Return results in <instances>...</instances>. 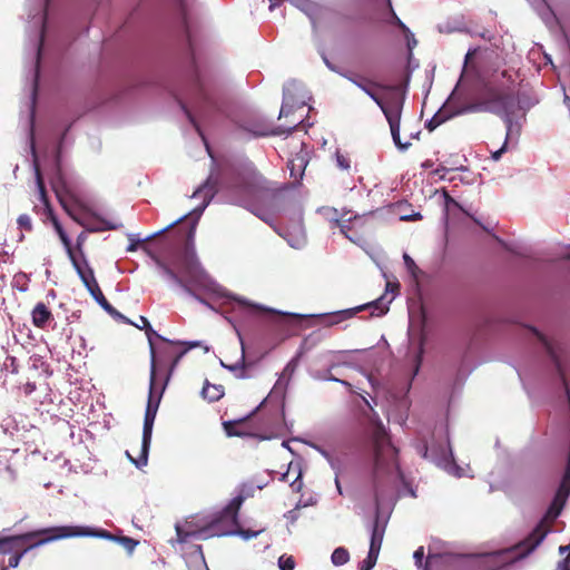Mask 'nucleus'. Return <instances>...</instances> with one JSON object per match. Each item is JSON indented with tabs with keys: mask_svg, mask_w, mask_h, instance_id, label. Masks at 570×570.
Returning <instances> with one entry per match:
<instances>
[{
	"mask_svg": "<svg viewBox=\"0 0 570 570\" xmlns=\"http://www.w3.org/2000/svg\"><path fill=\"white\" fill-rule=\"evenodd\" d=\"M225 394L223 385L210 384L208 381L205 382L202 390V395L209 402H216L220 400Z\"/></svg>",
	"mask_w": 570,
	"mask_h": 570,
	"instance_id": "17",
	"label": "nucleus"
},
{
	"mask_svg": "<svg viewBox=\"0 0 570 570\" xmlns=\"http://www.w3.org/2000/svg\"><path fill=\"white\" fill-rule=\"evenodd\" d=\"M1 570H7V568H6V567H2V568H1Z\"/></svg>",
	"mask_w": 570,
	"mask_h": 570,
	"instance_id": "60",
	"label": "nucleus"
},
{
	"mask_svg": "<svg viewBox=\"0 0 570 570\" xmlns=\"http://www.w3.org/2000/svg\"><path fill=\"white\" fill-rule=\"evenodd\" d=\"M284 132H287L286 130H282V129H277V130H272V131H261V132H257V135L259 136H267V135H281V134H284Z\"/></svg>",
	"mask_w": 570,
	"mask_h": 570,
	"instance_id": "49",
	"label": "nucleus"
},
{
	"mask_svg": "<svg viewBox=\"0 0 570 570\" xmlns=\"http://www.w3.org/2000/svg\"><path fill=\"white\" fill-rule=\"evenodd\" d=\"M180 106L184 109V111H185L187 118L189 119V121L194 125V127L196 129H198L196 120H195V117L193 116V114L187 109V107L183 102H180Z\"/></svg>",
	"mask_w": 570,
	"mask_h": 570,
	"instance_id": "45",
	"label": "nucleus"
},
{
	"mask_svg": "<svg viewBox=\"0 0 570 570\" xmlns=\"http://www.w3.org/2000/svg\"><path fill=\"white\" fill-rule=\"evenodd\" d=\"M478 49H470L465 55V65L476 55Z\"/></svg>",
	"mask_w": 570,
	"mask_h": 570,
	"instance_id": "51",
	"label": "nucleus"
},
{
	"mask_svg": "<svg viewBox=\"0 0 570 570\" xmlns=\"http://www.w3.org/2000/svg\"><path fill=\"white\" fill-rule=\"evenodd\" d=\"M568 258H570V254L568 255Z\"/></svg>",
	"mask_w": 570,
	"mask_h": 570,
	"instance_id": "61",
	"label": "nucleus"
},
{
	"mask_svg": "<svg viewBox=\"0 0 570 570\" xmlns=\"http://www.w3.org/2000/svg\"><path fill=\"white\" fill-rule=\"evenodd\" d=\"M283 189L274 187L262 175L254 176L252 194L257 200L264 202L267 209H275L277 207L279 194Z\"/></svg>",
	"mask_w": 570,
	"mask_h": 570,
	"instance_id": "11",
	"label": "nucleus"
},
{
	"mask_svg": "<svg viewBox=\"0 0 570 570\" xmlns=\"http://www.w3.org/2000/svg\"><path fill=\"white\" fill-rule=\"evenodd\" d=\"M331 10L325 7H316L313 9V11L309 13V18L312 21V24L314 28H317L318 24H321L323 18H325Z\"/></svg>",
	"mask_w": 570,
	"mask_h": 570,
	"instance_id": "22",
	"label": "nucleus"
},
{
	"mask_svg": "<svg viewBox=\"0 0 570 570\" xmlns=\"http://www.w3.org/2000/svg\"><path fill=\"white\" fill-rule=\"evenodd\" d=\"M139 322H140V324H135V326L140 330H144L145 327H147L150 324L148 318L145 316H140Z\"/></svg>",
	"mask_w": 570,
	"mask_h": 570,
	"instance_id": "48",
	"label": "nucleus"
},
{
	"mask_svg": "<svg viewBox=\"0 0 570 570\" xmlns=\"http://www.w3.org/2000/svg\"><path fill=\"white\" fill-rule=\"evenodd\" d=\"M31 317L33 326L40 330L47 328L55 320L53 314L49 307L42 302H39L35 305L33 309L31 311Z\"/></svg>",
	"mask_w": 570,
	"mask_h": 570,
	"instance_id": "15",
	"label": "nucleus"
},
{
	"mask_svg": "<svg viewBox=\"0 0 570 570\" xmlns=\"http://www.w3.org/2000/svg\"><path fill=\"white\" fill-rule=\"evenodd\" d=\"M87 238H88V232L87 230L81 232L77 237L76 246L72 247L75 255L80 259L82 266L89 265L88 259L85 254V250H83L85 243H86Z\"/></svg>",
	"mask_w": 570,
	"mask_h": 570,
	"instance_id": "19",
	"label": "nucleus"
},
{
	"mask_svg": "<svg viewBox=\"0 0 570 570\" xmlns=\"http://www.w3.org/2000/svg\"><path fill=\"white\" fill-rule=\"evenodd\" d=\"M515 105L517 100L513 94L500 88L489 86L484 88V92L479 101L468 105L463 108L462 111H488L500 116L508 128L509 136L512 131V116L514 114Z\"/></svg>",
	"mask_w": 570,
	"mask_h": 570,
	"instance_id": "5",
	"label": "nucleus"
},
{
	"mask_svg": "<svg viewBox=\"0 0 570 570\" xmlns=\"http://www.w3.org/2000/svg\"><path fill=\"white\" fill-rule=\"evenodd\" d=\"M200 94L204 98L205 101L209 102V97L208 95L205 92V89L203 87H200Z\"/></svg>",
	"mask_w": 570,
	"mask_h": 570,
	"instance_id": "53",
	"label": "nucleus"
},
{
	"mask_svg": "<svg viewBox=\"0 0 570 570\" xmlns=\"http://www.w3.org/2000/svg\"><path fill=\"white\" fill-rule=\"evenodd\" d=\"M198 344L197 343H190L188 345L187 348H185L184 351H181L180 353L176 354L174 356V358L171 360V363H170V372L173 371V368L178 364L179 360L183 357V355L190 348L197 346Z\"/></svg>",
	"mask_w": 570,
	"mask_h": 570,
	"instance_id": "37",
	"label": "nucleus"
},
{
	"mask_svg": "<svg viewBox=\"0 0 570 570\" xmlns=\"http://www.w3.org/2000/svg\"><path fill=\"white\" fill-rule=\"evenodd\" d=\"M342 384L346 385V386H351V384L346 381H340Z\"/></svg>",
	"mask_w": 570,
	"mask_h": 570,
	"instance_id": "57",
	"label": "nucleus"
},
{
	"mask_svg": "<svg viewBox=\"0 0 570 570\" xmlns=\"http://www.w3.org/2000/svg\"><path fill=\"white\" fill-rule=\"evenodd\" d=\"M397 28L405 35L410 48L411 40L413 45H416V40L414 39L413 33H411L410 29L402 22V20H397Z\"/></svg>",
	"mask_w": 570,
	"mask_h": 570,
	"instance_id": "35",
	"label": "nucleus"
},
{
	"mask_svg": "<svg viewBox=\"0 0 570 570\" xmlns=\"http://www.w3.org/2000/svg\"><path fill=\"white\" fill-rule=\"evenodd\" d=\"M224 366L226 368L230 370L232 372L239 371V374L237 375V377L245 379L246 377V373H245V368H246L245 352L243 351L240 360H239V362L237 364H235V365H225L224 364Z\"/></svg>",
	"mask_w": 570,
	"mask_h": 570,
	"instance_id": "28",
	"label": "nucleus"
},
{
	"mask_svg": "<svg viewBox=\"0 0 570 570\" xmlns=\"http://www.w3.org/2000/svg\"><path fill=\"white\" fill-rule=\"evenodd\" d=\"M345 77L375 101L390 125L394 144L400 150H406L411 142L403 144L400 137L404 94L400 92L397 86H383L357 73H351Z\"/></svg>",
	"mask_w": 570,
	"mask_h": 570,
	"instance_id": "3",
	"label": "nucleus"
},
{
	"mask_svg": "<svg viewBox=\"0 0 570 570\" xmlns=\"http://www.w3.org/2000/svg\"><path fill=\"white\" fill-rule=\"evenodd\" d=\"M297 160L299 161L298 164V167H303L304 166V159L303 158H297Z\"/></svg>",
	"mask_w": 570,
	"mask_h": 570,
	"instance_id": "56",
	"label": "nucleus"
},
{
	"mask_svg": "<svg viewBox=\"0 0 570 570\" xmlns=\"http://www.w3.org/2000/svg\"><path fill=\"white\" fill-rule=\"evenodd\" d=\"M187 215H184L183 217L178 218L176 222H174L173 224H170L165 230L171 228L174 225L180 223L184 218H186Z\"/></svg>",
	"mask_w": 570,
	"mask_h": 570,
	"instance_id": "54",
	"label": "nucleus"
},
{
	"mask_svg": "<svg viewBox=\"0 0 570 570\" xmlns=\"http://www.w3.org/2000/svg\"><path fill=\"white\" fill-rule=\"evenodd\" d=\"M68 539L66 525L42 528L21 534L0 537V554H10L8 568H17L30 550L52 541Z\"/></svg>",
	"mask_w": 570,
	"mask_h": 570,
	"instance_id": "4",
	"label": "nucleus"
},
{
	"mask_svg": "<svg viewBox=\"0 0 570 570\" xmlns=\"http://www.w3.org/2000/svg\"><path fill=\"white\" fill-rule=\"evenodd\" d=\"M214 196V189L212 186H209L208 181L199 186L193 194V197H203L204 203L202 207L199 208V212L202 213L205 207L208 205L209 200Z\"/></svg>",
	"mask_w": 570,
	"mask_h": 570,
	"instance_id": "20",
	"label": "nucleus"
},
{
	"mask_svg": "<svg viewBox=\"0 0 570 570\" xmlns=\"http://www.w3.org/2000/svg\"><path fill=\"white\" fill-rule=\"evenodd\" d=\"M379 553L377 551L368 550L367 557L362 561L360 570H371L377 561Z\"/></svg>",
	"mask_w": 570,
	"mask_h": 570,
	"instance_id": "27",
	"label": "nucleus"
},
{
	"mask_svg": "<svg viewBox=\"0 0 570 570\" xmlns=\"http://www.w3.org/2000/svg\"><path fill=\"white\" fill-rule=\"evenodd\" d=\"M278 567L281 570H294L295 568V560L292 556L286 557L282 556L278 559Z\"/></svg>",
	"mask_w": 570,
	"mask_h": 570,
	"instance_id": "31",
	"label": "nucleus"
},
{
	"mask_svg": "<svg viewBox=\"0 0 570 570\" xmlns=\"http://www.w3.org/2000/svg\"><path fill=\"white\" fill-rule=\"evenodd\" d=\"M36 180H37V187L39 190V198L45 205V209L47 212L48 218L51 220L53 228L57 232L62 245H69L70 238L68 237L62 225L60 224V222L58 220L57 216L53 213V209H52L50 202L48 199V196H47V191H46L45 183H43V179L41 176V171L38 166L36 167Z\"/></svg>",
	"mask_w": 570,
	"mask_h": 570,
	"instance_id": "12",
	"label": "nucleus"
},
{
	"mask_svg": "<svg viewBox=\"0 0 570 570\" xmlns=\"http://www.w3.org/2000/svg\"><path fill=\"white\" fill-rule=\"evenodd\" d=\"M244 499L238 495L222 511L219 517L215 518L202 532H210V535H229L235 531L232 529L237 525V514Z\"/></svg>",
	"mask_w": 570,
	"mask_h": 570,
	"instance_id": "6",
	"label": "nucleus"
},
{
	"mask_svg": "<svg viewBox=\"0 0 570 570\" xmlns=\"http://www.w3.org/2000/svg\"><path fill=\"white\" fill-rule=\"evenodd\" d=\"M188 42H189V46L191 47V39L188 37Z\"/></svg>",
	"mask_w": 570,
	"mask_h": 570,
	"instance_id": "59",
	"label": "nucleus"
},
{
	"mask_svg": "<svg viewBox=\"0 0 570 570\" xmlns=\"http://www.w3.org/2000/svg\"><path fill=\"white\" fill-rule=\"evenodd\" d=\"M248 417L249 416L244 417L242 420H237V421H225L223 423V428H224L225 433L228 436H243V435H247L248 433L246 431H244L242 429V426L245 424V422L247 421Z\"/></svg>",
	"mask_w": 570,
	"mask_h": 570,
	"instance_id": "18",
	"label": "nucleus"
},
{
	"mask_svg": "<svg viewBox=\"0 0 570 570\" xmlns=\"http://www.w3.org/2000/svg\"><path fill=\"white\" fill-rule=\"evenodd\" d=\"M331 559L335 566H343L348 561L350 553L345 548L340 547L333 551Z\"/></svg>",
	"mask_w": 570,
	"mask_h": 570,
	"instance_id": "23",
	"label": "nucleus"
},
{
	"mask_svg": "<svg viewBox=\"0 0 570 570\" xmlns=\"http://www.w3.org/2000/svg\"><path fill=\"white\" fill-rule=\"evenodd\" d=\"M203 529H200L197 532H188L184 531L180 527H176V533H177V541L180 543H185L188 541L189 537L191 535H198L205 538L206 535H210V532H202Z\"/></svg>",
	"mask_w": 570,
	"mask_h": 570,
	"instance_id": "24",
	"label": "nucleus"
},
{
	"mask_svg": "<svg viewBox=\"0 0 570 570\" xmlns=\"http://www.w3.org/2000/svg\"><path fill=\"white\" fill-rule=\"evenodd\" d=\"M297 125H299V121H296V124H293L291 127H288V128L286 129V131H287L288 134H291V132L296 128V126H297Z\"/></svg>",
	"mask_w": 570,
	"mask_h": 570,
	"instance_id": "55",
	"label": "nucleus"
},
{
	"mask_svg": "<svg viewBox=\"0 0 570 570\" xmlns=\"http://www.w3.org/2000/svg\"><path fill=\"white\" fill-rule=\"evenodd\" d=\"M488 563H489L488 558H482L476 561L478 568H480L482 570H493V567H490Z\"/></svg>",
	"mask_w": 570,
	"mask_h": 570,
	"instance_id": "44",
	"label": "nucleus"
},
{
	"mask_svg": "<svg viewBox=\"0 0 570 570\" xmlns=\"http://www.w3.org/2000/svg\"><path fill=\"white\" fill-rule=\"evenodd\" d=\"M156 416L145 412L144 428H142V440L138 458H132L127 451L126 455L137 466H145L148 462V452L151 443L153 426Z\"/></svg>",
	"mask_w": 570,
	"mask_h": 570,
	"instance_id": "13",
	"label": "nucleus"
},
{
	"mask_svg": "<svg viewBox=\"0 0 570 570\" xmlns=\"http://www.w3.org/2000/svg\"><path fill=\"white\" fill-rule=\"evenodd\" d=\"M509 137H510V135L509 136L507 135V138H505V141H504L503 146L499 150L492 153V159L493 160H499L500 157L502 156V154L505 151Z\"/></svg>",
	"mask_w": 570,
	"mask_h": 570,
	"instance_id": "41",
	"label": "nucleus"
},
{
	"mask_svg": "<svg viewBox=\"0 0 570 570\" xmlns=\"http://www.w3.org/2000/svg\"><path fill=\"white\" fill-rule=\"evenodd\" d=\"M379 302L380 301L377 299V301H374L372 303L357 306L355 308H347V309H343V311H338L336 313H333V314L330 315V318H331L330 324L331 325L338 324V323H341L344 320L353 317L354 315H356V313H358L361 311H364L365 308H368V307H372V306L376 307Z\"/></svg>",
	"mask_w": 570,
	"mask_h": 570,
	"instance_id": "16",
	"label": "nucleus"
},
{
	"mask_svg": "<svg viewBox=\"0 0 570 570\" xmlns=\"http://www.w3.org/2000/svg\"><path fill=\"white\" fill-rule=\"evenodd\" d=\"M345 216H346V213L342 214L341 215V219H336V225L341 228V232L346 236V237H350L347 232L350 230V226L348 224L352 222V220H355L358 218L357 215L353 216V217H348L345 219Z\"/></svg>",
	"mask_w": 570,
	"mask_h": 570,
	"instance_id": "29",
	"label": "nucleus"
},
{
	"mask_svg": "<svg viewBox=\"0 0 570 570\" xmlns=\"http://www.w3.org/2000/svg\"><path fill=\"white\" fill-rule=\"evenodd\" d=\"M238 303L240 305L245 306L246 308H248V311H250V312H261V311H263V308L259 307L258 305L249 304V303L245 302L244 299H239Z\"/></svg>",
	"mask_w": 570,
	"mask_h": 570,
	"instance_id": "43",
	"label": "nucleus"
},
{
	"mask_svg": "<svg viewBox=\"0 0 570 570\" xmlns=\"http://www.w3.org/2000/svg\"><path fill=\"white\" fill-rule=\"evenodd\" d=\"M17 224L19 229L24 232H31L32 230V220L31 217L27 214H22L18 217Z\"/></svg>",
	"mask_w": 570,
	"mask_h": 570,
	"instance_id": "30",
	"label": "nucleus"
},
{
	"mask_svg": "<svg viewBox=\"0 0 570 570\" xmlns=\"http://www.w3.org/2000/svg\"><path fill=\"white\" fill-rule=\"evenodd\" d=\"M244 499L238 495L222 511L219 517L215 518L202 532H210V535H229L235 531L232 529L237 525V514Z\"/></svg>",
	"mask_w": 570,
	"mask_h": 570,
	"instance_id": "7",
	"label": "nucleus"
},
{
	"mask_svg": "<svg viewBox=\"0 0 570 570\" xmlns=\"http://www.w3.org/2000/svg\"><path fill=\"white\" fill-rule=\"evenodd\" d=\"M444 198H445V204L446 206H450V205H453V206H459V204L456 203L455 199H453L446 191H444Z\"/></svg>",
	"mask_w": 570,
	"mask_h": 570,
	"instance_id": "50",
	"label": "nucleus"
},
{
	"mask_svg": "<svg viewBox=\"0 0 570 570\" xmlns=\"http://www.w3.org/2000/svg\"><path fill=\"white\" fill-rule=\"evenodd\" d=\"M195 227L189 230L188 240L183 248L176 249L161 258L149 253L157 267L175 284L180 286L186 293L204 303L205 301L197 295V291L214 292L216 283L202 267L191 244Z\"/></svg>",
	"mask_w": 570,
	"mask_h": 570,
	"instance_id": "2",
	"label": "nucleus"
},
{
	"mask_svg": "<svg viewBox=\"0 0 570 570\" xmlns=\"http://www.w3.org/2000/svg\"><path fill=\"white\" fill-rule=\"evenodd\" d=\"M250 212L255 214L261 219L267 222V213L265 209L261 208L257 204H252Z\"/></svg>",
	"mask_w": 570,
	"mask_h": 570,
	"instance_id": "38",
	"label": "nucleus"
},
{
	"mask_svg": "<svg viewBox=\"0 0 570 570\" xmlns=\"http://www.w3.org/2000/svg\"><path fill=\"white\" fill-rule=\"evenodd\" d=\"M397 28L405 35L410 48L411 40L413 45H416V40L414 39L413 33H411L410 29L402 22V20H397Z\"/></svg>",
	"mask_w": 570,
	"mask_h": 570,
	"instance_id": "34",
	"label": "nucleus"
},
{
	"mask_svg": "<svg viewBox=\"0 0 570 570\" xmlns=\"http://www.w3.org/2000/svg\"><path fill=\"white\" fill-rule=\"evenodd\" d=\"M335 158H336V165L340 169L342 170H345V171H350L351 169V159L348 157V155L337 150L336 154H335Z\"/></svg>",
	"mask_w": 570,
	"mask_h": 570,
	"instance_id": "26",
	"label": "nucleus"
},
{
	"mask_svg": "<svg viewBox=\"0 0 570 570\" xmlns=\"http://www.w3.org/2000/svg\"><path fill=\"white\" fill-rule=\"evenodd\" d=\"M303 173H304V169L298 171V173L295 171V160H292L291 161V176L296 178V179L297 178H302Z\"/></svg>",
	"mask_w": 570,
	"mask_h": 570,
	"instance_id": "46",
	"label": "nucleus"
},
{
	"mask_svg": "<svg viewBox=\"0 0 570 570\" xmlns=\"http://www.w3.org/2000/svg\"><path fill=\"white\" fill-rule=\"evenodd\" d=\"M289 114H292V108L286 105H283L279 111V118L288 117Z\"/></svg>",
	"mask_w": 570,
	"mask_h": 570,
	"instance_id": "47",
	"label": "nucleus"
},
{
	"mask_svg": "<svg viewBox=\"0 0 570 570\" xmlns=\"http://www.w3.org/2000/svg\"><path fill=\"white\" fill-rule=\"evenodd\" d=\"M156 365L153 363L151 371H150V384H149V397L146 406V413L154 414L156 416L158 406L160 403V399L163 395V392L165 390L166 383L168 381V377L166 379L165 383L160 386V390L158 392V384L156 380Z\"/></svg>",
	"mask_w": 570,
	"mask_h": 570,
	"instance_id": "14",
	"label": "nucleus"
},
{
	"mask_svg": "<svg viewBox=\"0 0 570 570\" xmlns=\"http://www.w3.org/2000/svg\"><path fill=\"white\" fill-rule=\"evenodd\" d=\"M128 237H129L130 244L127 247V252H136L138 246L140 245L141 240L135 239L134 235H129Z\"/></svg>",
	"mask_w": 570,
	"mask_h": 570,
	"instance_id": "40",
	"label": "nucleus"
},
{
	"mask_svg": "<svg viewBox=\"0 0 570 570\" xmlns=\"http://www.w3.org/2000/svg\"><path fill=\"white\" fill-rule=\"evenodd\" d=\"M403 480L397 462V450L385 433H377L374 439L373 490L376 517L372 525L370 550L380 552L385 523L380 522V509L394 499L395 490Z\"/></svg>",
	"mask_w": 570,
	"mask_h": 570,
	"instance_id": "1",
	"label": "nucleus"
},
{
	"mask_svg": "<svg viewBox=\"0 0 570 570\" xmlns=\"http://www.w3.org/2000/svg\"><path fill=\"white\" fill-rule=\"evenodd\" d=\"M232 529L235 531L233 534H239L245 540L255 538L261 533V531L244 530L238 524L236 527H233Z\"/></svg>",
	"mask_w": 570,
	"mask_h": 570,
	"instance_id": "32",
	"label": "nucleus"
},
{
	"mask_svg": "<svg viewBox=\"0 0 570 570\" xmlns=\"http://www.w3.org/2000/svg\"><path fill=\"white\" fill-rule=\"evenodd\" d=\"M386 1H387V6L390 8V13H391V19L389 22L397 27V20H401V19L395 13V11L392 7L391 0H386Z\"/></svg>",
	"mask_w": 570,
	"mask_h": 570,
	"instance_id": "42",
	"label": "nucleus"
},
{
	"mask_svg": "<svg viewBox=\"0 0 570 570\" xmlns=\"http://www.w3.org/2000/svg\"><path fill=\"white\" fill-rule=\"evenodd\" d=\"M445 117H443L441 114L434 115L426 124V128L432 131L436 127H439L441 124L445 121Z\"/></svg>",
	"mask_w": 570,
	"mask_h": 570,
	"instance_id": "33",
	"label": "nucleus"
},
{
	"mask_svg": "<svg viewBox=\"0 0 570 570\" xmlns=\"http://www.w3.org/2000/svg\"><path fill=\"white\" fill-rule=\"evenodd\" d=\"M145 332H146V335L148 337V341H149V345H150V351H151V363L154 362V364L156 365V360H155V348H154V344H153V336H156L157 338L164 341V342H169L168 340L164 338L161 335L157 334L151 325L149 324L147 327L144 328Z\"/></svg>",
	"mask_w": 570,
	"mask_h": 570,
	"instance_id": "25",
	"label": "nucleus"
},
{
	"mask_svg": "<svg viewBox=\"0 0 570 570\" xmlns=\"http://www.w3.org/2000/svg\"><path fill=\"white\" fill-rule=\"evenodd\" d=\"M404 263L407 267V269L412 273L413 276H416V273L420 271L416 266L415 262L410 257V255L404 254L403 255Z\"/></svg>",
	"mask_w": 570,
	"mask_h": 570,
	"instance_id": "36",
	"label": "nucleus"
},
{
	"mask_svg": "<svg viewBox=\"0 0 570 570\" xmlns=\"http://www.w3.org/2000/svg\"><path fill=\"white\" fill-rule=\"evenodd\" d=\"M111 317L115 320L121 321L126 324H132L125 315L118 312L105 296H101V299L97 302Z\"/></svg>",
	"mask_w": 570,
	"mask_h": 570,
	"instance_id": "21",
	"label": "nucleus"
},
{
	"mask_svg": "<svg viewBox=\"0 0 570 570\" xmlns=\"http://www.w3.org/2000/svg\"><path fill=\"white\" fill-rule=\"evenodd\" d=\"M53 190L56 196L61 205V207L66 210V213L80 226H82L88 233H100L105 230H116L121 227V224H115L109 220L96 217L97 222L91 224L82 218H80L72 207L70 206L67 195L62 190V188L58 187L53 184Z\"/></svg>",
	"mask_w": 570,
	"mask_h": 570,
	"instance_id": "9",
	"label": "nucleus"
},
{
	"mask_svg": "<svg viewBox=\"0 0 570 570\" xmlns=\"http://www.w3.org/2000/svg\"><path fill=\"white\" fill-rule=\"evenodd\" d=\"M63 247L82 284L90 293V295L95 298V301L99 302L101 299V296L105 295L100 289V286L95 277L94 269L90 267V265L82 266L80 259L75 255L71 242L69 243V245H63Z\"/></svg>",
	"mask_w": 570,
	"mask_h": 570,
	"instance_id": "10",
	"label": "nucleus"
},
{
	"mask_svg": "<svg viewBox=\"0 0 570 570\" xmlns=\"http://www.w3.org/2000/svg\"><path fill=\"white\" fill-rule=\"evenodd\" d=\"M559 551H560V553L568 552V554H569L570 553V546H561L559 548Z\"/></svg>",
	"mask_w": 570,
	"mask_h": 570,
	"instance_id": "52",
	"label": "nucleus"
},
{
	"mask_svg": "<svg viewBox=\"0 0 570 570\" xmlns=\"http://www.w3.org/2000/svg\"><path fill=\"white\" fill-rule=\"evenodd\" d=\"M68 539L76 537H94L106 539L109 541L117 542L121 544L129 554L134 552L136 547L138 546V541L126 535H116L105 529H96L90 527H81V525H66Z\"/></svg>",
	"mask_w": 570,
	"mask_h": 570,
	"instance_id": "8",
	"label": "nucleus"
},
{
	"mask_svg": "<svg viewBox=\"0 0 570 570\" xmlns=\"http://www.w3.org/2000/svg\"><path fill=\"white\" fill-rule=\"evenodd\" d=\"M282 321H286L287 318L285 316L279 317Z\"/></svg>",
	"mask_w": 570,
	"mask_h": 570,
	"instance_id": "58",
	"label": "nucleus"
},
{
	"mask_svg": "<svg viewBox=\"0 0 570 570\" xmlns=\"http://www.w3.org/2000/svg\"><path fill=\"white\" fill-rule=\"evenodd\" d=\"M413 558L415 560L416 566L417 567H422V561H423V558H424V549H423V547H420L419 549H416L414 551Z\"/></svg>",
	"mask_w": 570,
	"mask_h": 570,
	"instance_id": "39",
	"label": "nucleus"
}]
</instances>
